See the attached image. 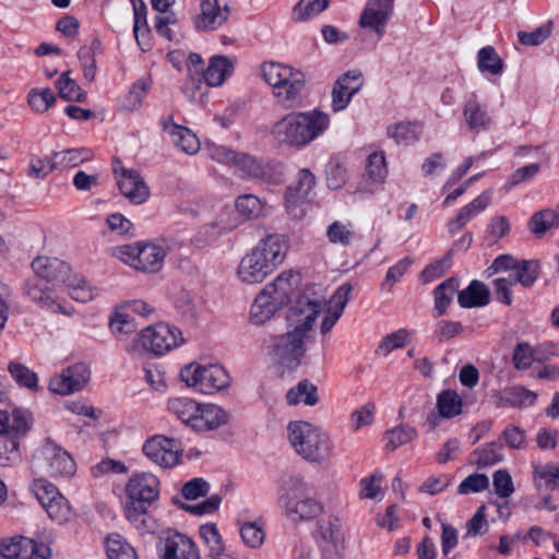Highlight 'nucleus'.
<instances>
[{
    "label": "nucleus",
    "instance_id": "obj_17",
    "mask_svg": "<svg viewBox=\"0 0 559 559\" xmlns=\"http://www.w3.org/2000/svg\"><path fill=\"white\" fill-rule=\"evenodd\" d=\"M394 1L395 0H367L359 16V26L372 32L378 40L381 39L393 15Z\"/></svg>",
    "mask_w": 559,
    "mask_h": 559
},
{
    "label": "nucleus",
    "instance_id": "obj_3",
    "mask_svg": "<svg viewBox=\"0 0 559 559\" xmlns=\"http://www.w3.org/2000/svg\"><path fill=\"white\" fill-rule=\"evenodd\" d=\"M289 240L283 234H267L240 259L236 277L243 285L263 283L285 260Z\"/></svg>",
    "mask_w": 559,
    "mask_h": 559
},
{
    "label": "nucleus",
    "instance_id": "obj_49",
    "mask_svg": "<svg viewBox=\"0 0 559 559\" xmlns=\"http://www.w3.org/2000/svg\"><path fill=\"white\" fill-rule=\"evenodd\" d=\"M8 371L17 385L31 391H37L38 377L25 365L12 361L8 366Z\"/></svg>",
    "mask_w": 559,
    "mask_h": 559
},
{
    "label": "nucleus",
    "instance_id": "obj_14",
    "mask_svg": "<svg viewBox=\"0 0 559 559\" xmlns=\"http://www.w3.org/2000/svg\"><path fill=\"white\" fill-rule=\"evenodd\" d=\"M234 168L245 178L269 185H280L285 180V169L281 163L264 160L245 152H239Z\"/></svg>",
    "mask_w": 559,
    "mask_h": 559
},
{
    "label": "nucleus",
    "instance_id": "obj_40",
    "mask_svg": "<svg viewBox=\"0 0 559 559\" xmlns=\"http://www.w3.org/2000/svg\"><path fill=\"white\" fill-rule=\"evenodd\" d=\"M286 400L289 405L304 403L307 406H313L319 401L318 389L310 381L302 380L287 392Z\"/></svg>",
    "mask_w": 559,
    "mask_h": 559
},
{
    "label": "nucleus",
    "instance_id": "obj_6",
    "mask_svg": "<svg viewBox=\"0 0 559 559\" xmlns=\"http://www.w3.org/2000/svg\"><path fill=\"white\" fill-rule=\"evenodd\" d=\"M261 74L281 107L295 109L301 105L306 82L300 71L282 63L266 62L261 67Z\"/></svg>",
    "mask_w": 559,
    "mask_h": 559
},
{
    "label": "nucleus",
    "instance_id": "obj_44",
    "mask_svg": "<svg viewBox=\"0 0 559 559\" xmlns=\"http://www.w3.org/2000/svg\"><path fill=\"white\" fill-rule=\"evenodd\" d=\"M239 534L247 547L258 549L265 540L264 523L262 520L243 522L239 527Z\"/></svg>",
    "mask_w": 559,
    "mask_h": 559
},
{
    "label": "nucleus",
    "instance_id": "obj_56",
    "mask_svg": "<svg viewBox=\"0 0 559 559\" xmlns=\"http://www.w3.org/2000/svg\"><path fill=\"white\" fill-rule=\"evenodd\" d=\"M176 133L171 136V141L180 151L193 155L200 150V141L198 136L188 128H175Z\"/></svg>",
    "mask_w": 559,
    "mask_h": 559
},
{
    "label": "nucleus",
    "instance_id": "obj_16",
    "mask_svg": "<svg viewBox=\"0 0 559 559\" xmlns=\"http://www.w3.org/2000/svg\"><path fill=\"white\" fill-rule=\"evenodd\" d=\"M143 452L154 464L163 468H169L179 463L182 447L177 439L157 435L145 441Z\"/></svg>",
    "mask_w": 559,
    "mask_h": 559
},
{
    "label": "nucleus",
    "instance_id": "obj_59",
    "mask_svg": "<svg viewBox=\"0 0 559 559\" xmlns=\"http://www.w3.org/2000/svg\"><path fill=\"white\" fill-rule=\"evenodd\" d=\"M411 342V333L406 329H400L385 335L380 342L377 352L388 356L391 352L402 348Z\"/></svg>",
    "mask_w": 559,
    "mask_h": 559
},
{
    "label": "nucleus",
    "instance_id": "obj_45",
    "mask_svg": "<svg viewBox=\"0 0 559 559\" xmlns=\"http://www.w3.org/2000/svg\"><path fill=\"white\" fill-rule=\"evenodd\" d=\"M463 401L456 391L444 390L437 396V408L444 418H453L462 413Z\"/></svg>",
    "mask_w": 559,
    "mask_h": 559
},
{
    "label": "nucleus",
    "instance_id": "obj_46",
    "mask_svg": "<svg viewBox=\"0 0 559 559\" xmlns=\"http://www.w3.org/2000/svg\"><path fill=\"white\" fill-rule=\"evenodd\" d=\"M355 229L350 222L335 221L326 228V237L332 245L348 247L354 238Z\"/></svg>",
    "mask_w": 559,
    "mask_h": 559
},
{
    "label": "nucleus",
    "instance_id": "obj_15",
    "mask_svg": "<svg viewBox=\"0 0 559 559\" xmlns=\"http://www.w3.org/2000/svg\"><path fill=\"white\" fill-rule=\"evenodd\" d=\"M213 215L197 230L193 241L200 247L211 245L237 227L233 211L222 204L213 205Z\"/></svg>",
    "mask_w": 559,
    "mask_h": 559
},
{
    "label": "nucleus",
    "instance_id": "obj_47",
    "mask_svg": "<svg viewBox=\"0 0 559 559\" xmlns=\"http://www.w3.org/2000/svg\"><path fill=\"white\" fill-rule=\"evenodd\" d=\"M108 559H138L133 547L119 534H110L106 539Z\"/></svg>",
    "mask_w": 559,
    "mask_h": 559
},
{
    "label": "nucleus",
    "instance_id": "obj_50",
    "mask_svg": "<svg viewBox=\"0 0 559 559\" xmlns=\"http://www.w3.org/2000/svg\"><path fill=\"white\" fill-rule=\"evenodd\" d=\"M457 286L459 284L455 278H449L436 287L433 296L435 311L437 312V316L445 313Z\"/></svg>",
    "mask_w": 559,
    "mask_h": 559
},
{
    "label": "nucleus",
    "instance_id": "obj_18",
    "mask_svg": "<svg viewBox=\"0 0 559 559\" xmlns=\"http://www.w3.org/2000/svg\"><path fill=\"white\" fill-rule=\"evenodd\" d=\"M316 185L313 174L307 169H300L296 181L292 183L285 194V207L294 218H300L304 215L301 205L307 201L310 192Z\"/></svg>",
    "mask_w": 559,
    "mask_h": 559
},
{
    "label": "nucleus",
    "instance_id": "obj_61",
    "mask_svg": "<svg viewBox=\"0 0 559 559\" xmlns=\"http://www.w3.org/2000/svg\"><path fill=\"white\" fill-rule=\"evenodd\" d=\"M537 276L538 263L536 261H518L513 271V282L519 283L524 287H530L535 283Z\"/></svg>",
    "mask_w": 559,
    "mask_h": 559
},
{
    "label": "nucleus",
    "instance_id": "obj_27",
    "mask_svg": "<svg viewBox=\"0 0 559 559\" xmlns=\"http://www.w3.org/2000/svg\"><path fill=\"white\" fill-rule=\"evenodd\" d=\"M462 115L467 129L475 133L486 131L492 124L491 116L475 93L465 102Z\"/></svg>",
    "mask_w": 559,
    "mask_h": 559
},
{
    "label": "nucleus",
    "instance_id": "obj_53",
    "mask_svg": "<svg viewBox=\"0 0 559 559\" xmlns=\"http://www.w3.org/2000/svg\"><path fill=\"white\" fill-rule=\"evenodd\" d=\"M29 491L41 508L61 495L57 486L43 477L36 478L31 483Z\"/></svg>",
    "mask_w": 559,
    "mask_h": 559
},
{
    "label": "nucleus",
    "instance_id": "obj_64",
    "mask_svg": "<svg viewBox=\"0 0 559 559\" xmlns=\"http://www.w3.org/2000/svg\"><path fill=\"white\" fill-rule=\"evenodd\" d=\"M28 538L23 536L12 537L2 540V558L5 559H28L26 543Z\"/></svg>",
    "mask_w": 559,
    "mask_h": 559
},
{
    "label": "nucleus",
    "instance_id": "obj_28",
    "mask_svg": "<svg viewBox=\"0 0 559 559\" xmlns=\"http://www.w3.org/2000/svg\"><path fill=\"white\" fill-rule=\"evenodd\" d=\"M227 420V413L218 405L200 403L191 429L198 432H206L219 428Z\"/></svg>",
    "mask_w": 559,
    "mask_h": 559
},
{
    "label": "nucleus",
    "instance_id": "obj_39",
    "mask_svg": "<svg viewBox=\"0 0 559 559\" xmlns=\"http://www.w3.org/2000/svg\"><path fill=\"white\" fill-rule=\"evenodd\" d=\"M382 481L383 474L380 471L362 477L358 483V497L362 500L381 501L384 497Z\"/></svg>",
    "mask_w": 559,
    "mask_h": 559
},
{
    "label": "nucleus",
    "instance_id": "obj_13",
    "mask_svg": "<svg viewBox=\"0 0 559 559\" xmlns=\"http://www.w3.org/2000/svg\"><path fill=\"white\" fill-rule=\"evenodd\" d=\"M32 415L27 409L15 408L12 414L2 418V448L7 455L2 456V465L12 466L21 462L20 440L29 431Z\"/></svg>",
    "mask_w": 559,
    "mask_h": 559
},
{
    "label": "nucleus",
    "instance_id": "obj_11",
    "mask_svg": "<svg viewBox=\"0 0 559 559\" xmlns=\"http://www.w3.org/2000/svg\"><path fill=\"white\" fill-rule=\"evenodd\" d=\"M312 337L287 328V332L274 337L269 355L274 365L294 370L301 364L307 352V343Z\"/></svg>",
    "mask_w": 559,
    "mask_h": 559
},
{
    "label": "nucleus",
    "instance_id": "obj_35",
    "mask_svg": "<svg viewBox=\"0 0 559 559\" xmlns=\"http://www.w3.org/2000/svg\"><path fill=\"white\" fill-rule=\"evenodd\" d=\"M489 301V292L485 284L479 281H473L468 287L457 295V302L463 308H474L486 306Z\"/></svg>",
    "mask_w": 559,
    "mask_h": 559
},
{
    "label": "nucleus",
    "instance_id": "obj_23",
    "mask_svg": "<svg viewBox=\"0 0 559 559\" xmlns=\"http://www.w3.org/2000/svg\"><path fill=\"white\" fill-rule=\"evenodd\" d=\"M163 559H201L194 542L179 532H170L162 543Z\"/></svg>",
    "mask_w": 559,
    "mask_h": 559
},
{
    "label": "nucleus",
    "instance_id": "obj_42",
    "mask_svg": "<svg viewBox=\"0 0 559 559\" xmlns=\"http://www.w3.org/2000/svg\"><path fill=\"white\" fill-rule=\"evenodd\" d=\"M67 284L68 294L72 299L79 302H88L97 295V288L88 281L78 275L70 273Z\"/></svg>",
    "mask_w": 559,
    "mask_h": 559
},
{
    "label": "nucleus",
    "instance_id": "obj_10",
    "mask_svg": "<svg viewBox=\"0 0 559 559\" xmlns=\"http://www.w3.org/2000/svg\"><path fill=\"white\" fill-rule=\"evenodd\" d=\"M112 255L141 272H157L162 269L166 249L154 242H136L112 248Z\"/></svg>",
    "mask_w": 559,
    "mask_h": 559
},
{
    "label": "nucleus",
    "instance_id": "obj_24",
    "mask_svg": "<svg viewBox=\"0 0 559 559\" xmlns=\"http://www.w3.org/2000/svg\"><path fill=\"white\" fill-rule=\"evenodd\" d=\"M34 273L48 282L64 283L69 281L71 267L66 262L47 255H38L32 262Z\"/></svg>",
    "mask_w": 559,
    "mask_h": 559
},
{
    "label": "nucleus",
    "instance_id": "obj_9",
    "mask_svg": "<svg viewBox=\"0 0 559 559\" xmlns=\"http://www.w3.org/2000/svg\"><path fill=\"white\" fill-rule=\"evenodd\" d=\"M180 379L188 386L203 394H214L229 386L230 377L226 369L216 364L191 362L180 370Z\"/></svg>",
    "mask_w": 559,
    "mask_h": 559
},
{
    "label": "nucleus",
    "instance_id": "obj_19",
    "mask_svg": "<svg viewBox=\"0 0 559 559\" xmlns=\"http://www.w3.org/2000/svg\"><path fill=\"white\" fill-rule=\"evenodd\" d=\"M362 85L364 79L359 70H349L338 76L331 92L332 110L338 112L346 109Z\"/></svg>",
    "mask_w": 559,
    "mask_h": 559
},
{
    "label": "nucleus",
    "instance_id": "obj_55",
    "mask_svg": "<svg viewBox=\"0 0 559 559\" xmlns=\"http://www.w3.org/2000/svg\"><path fill=\"white\" fill-rule=\"evenodd\" d=\"M330 3V0H299L293 9V19L295 21H305L323 12Z\"/></svg>",
    "mask_w": 559,
    "mask_h": 559
},
{
    "label": "nucleus",
    "instance_id": "obj_41",
    "mask_svg": "<svg viewBox=\"0 0 559 559\" xmlns=\"http://www.w3.org/2000/svg\"><path fill=\"white\" fill-rule=\"evenodd\" d=\"M421 126L414 122H399L388 127V135L397 144L409 145L418 141Z\"/></svg>",
    "mask_w": 559,
    "mask_h": 559
},
{
    "label": "nucleus",
    "instance_id": "obj_29",
    "mask_svg": "<svg viewBox=\"0 0 559 559\" xmlns=\"http://www.w3.org/2000/svg\"><path fill=\"white\" fill-rule=\"evenodd\" d=\"M491 201V193L484 191L472 200L468 204L464 205L456 216L448 223V229L451 234L461 230L471 219L483 213Z\"/></svg>",
    "mask_w": 559,
    "mask_h": 559
},
{
    "label": "nucleus",
    "instance_id": "obj_30",
    "mask_svg": "<svg viewBox=\"0 0 559 559\" xmlns=\"http://www.w3.org/2000/svg\"><path fill=\"white\" fill-rule=\"evenodd\" d=\"M282 308L274 298L262 289L251 305L249 320L252 324L262 325L271 320Z\"/></svg>",
    "mask_w": 559,
    "mask_h": 559
},
{
    "label": "nucleus",
    "instance_id": "obj_37",
    "mask_svg": "<svg viewBox=\"0 0 559 559\" xmlns=\"http://www.w3.org/2000/svg\"><path fill=\"white\" fill-rule=\"evenodd\" d=\"M43 509L46 511L48 518L59 525L68 524L75 518V513L69 500L62 493L49 503H46Z\"/></svg>",
    "mask_w": 559,
    "mask_h": 559
},
{
    "label": "nucleus",
    "instance_id": "obj_7",
    "mask_svg": "<svg viewBox=\"0 0 559 559\" xmlns=\"http://www.w3.org/2000/svg\"><path fill=\"white\" fill-rule=\"evenodd\" d=\"M288 441L294 451L311 463H323L333 453V442L321 427L308 421H294L287 426Z\"/></svg>",
    "mask_w": 559,
    "mask_h": 559
},
{
    "label": "nucleus",
    "instance_id": "obj_43",
    "mask_svg": "<svg viewBox=\"0 0 559 559\" xmlns=\"http://www.w3.org/2000/svg\"><path fill=\"white\" fill-rule=\"evenodd\" d=\"M477 68L481 73L496 76L502 73L504 63L492 46H486L477 53Z\"/></svg>",
    "mask_w": 559,
    "mask_h": 559
},
{
    "label": "nucleus",
    "instance_id": "obj_22",
    "mask_svg": "<svg viewBox=\"0 0 559 559\" xmlns=\"http://www.w3.org/2000/svg\"><path fill=\"white\" fill-rule=\"evenodd\" d=\"M120 192L133 204H142L150 197V188L134 169L121 167L120 171L115 168Z\"/></svg>",
    "mask_w": 559,
    "mask_h": 559
},
{
    "label": "nucleus",
    "instance_id": "obj_4",
    "mask_svg": "<svg viewBox=\"0 0 559 559\" xmlns=\"http://www.w3.org/2000/svg\"><path fill=\"white\" fill-rule=\"evenodd\" d=\"M277 506L293 523L312 521L324 511L312 484L299 474L282 480L277 490Z\"/></svg>",
    "mask_w": 559,
    "mask_h": 559
},
{
    "label": "nucleus",
    "instance_id": "obj_8",
    "mask_svg": "<svg viewBox=\"0 0 559 559\" xmlns=\"http://www.w3.org/2000/svg\"><path fill=\"white\" fill-rule=\"evenodd\" d=\"M183 343L181 331L170 324L158 322L141 330L130 346V354H150L160 357Z\"/></svg>",
    "mask_w": 559,
    "mask_h": 559
},
{
    "label": "nucleus",
    "instance_id": "obj_32",
    "mask_svg": "<svg viewBox=\"0 0 559 559\" xmlns=\"http://www.w3.org/2000/svg\"><path fill=\"white\" fill-rule=\"evenodd\" d=\"M234 69L233 61L225 56H213L210 59L209 66L203 74L207 85L217 87L221 86L225 80L231 74Z\"/></svg>",
    "mask_w": 559,
    "mask_h": 559
},
{
    "label": "nucleus",
    "instance_id": "obj_48",
    "mask_svg": "<svg viewBox=\"0 0 559 559\" xmlns=\"http://www.w3.org/2000/svg\"><path fill=\"white\" fill-rule=\"evenodd\" d=\"M56 168H73L92 157L87 148H71L52 154Z\"/></svg>",
    "mask_w": 559,
    "mask_h": 559
},
{
    "label": "nucleus",
    "instance_id": "obj_5",
    "mask_svg": "<svg viewBox=\"0 0 559 559\" xmlns=\"http://www.w3.org/2000/svg\"><path fill=\"white\" fill-rule=\"evenodd\" d=\"M122 503L126 519L139 531H153L147 508L159 497V479L148 472L134 473L126 484Z\"/></svg>",
    "mask_w": 559,
    "mask_h": 559
},
{
    "label": "nucleus",
    "instance_id": "obj_54",
    "mask_svg": "<svg viewBox=\"0 0 559 559\" xmlns=\"http://www.w3.org/2000/svg\"><path fill=\"white\" fill-rule=\"evenodd\" d=\"M537 395L535 392L525 389L522 385H515L506 389L502 392V400L514 407H527L531 406Z\"/></svg>",
    "mask_w": 559,
    "mask_h": 559
},
{
    "label": "nucleus",
    "instance_id": "obj_51",
    "mask_svg": "<svg viewBox=\"0 0 559 559\" xmlns=\"http://www.w3.org/2000/svg\"><path fill=\"white\" fill-rule=\"evenodd\" d=\"M478 468L495 465L503 460L502 445L498 442L487 443L474 451Z\"/></svg>",
    "mask_w": 559,
    "mask_h": 559
},
{
    "label": "nucleus",
    "instance_id": "obj_1",
    "mask_svg": "<svg viewBox=\"0 0 559 559\" xmlns=\"http://www.w3.org/2000/svg\"><path fill=\"white\" fill-rule=\"evenodd\" d=\"M352 289V285L345 283L328 300L322 286H307L289 308L287 328L313 338V326L319 314L323 313L320 332L328 334L344 312Z\"/></svg>",
    "mask_w": 559,
    "mask_h": 559
},
{
    "label": "nucleus",
    "instance_id": "obj_63",
    "mask_svg": "<svg viewBox=\"0 0 559 559\" xmlns=\"http://www.w3.org/2000/svg\"><path fill=\"white\" fill-rule=\"evenodd\" d=\"M552 32V22L548 21L532 32L521 31L518 33L519 41L524 46H538L543 44Z\"/></svg>",
    "mask_w": 559,
    "mask_h": 559
},
{
    "label": "nucleus",
    "instance_id": "obj_21",
    "mask_svg": "<svg viewBox=\"0 0 559 559\" xmlns=\"http://www.w3.org/2000/svg\"><path fill=\"white\" fill-rule=\"evenodd\" d=\"M25 293L38 307L51 313H61L71 317L75 312L72 305L66 300L56 298L52 290L38 281L28 282Z\"/></svg>",
    "mask_w": 559,
    "mask_h": 559
},
{
    "label": "nucleus",
    "instance_id": "obj_62",
    "mask_svg": "<svg viewBox=\"0 0 559 559\" xmlns=\"http://www.w3.org/2000/svg\"><path fill=\"white\" fill-rule=\"evenodd\" d=\"M28 105L39 114L46 112L56 102V96L50 88H34L28 93Z\"/></svg>",
    "mask_w": 559,
    "mask_h": 559
},
{
    "label": "nucleus",
    "instance_id": "obj_20",
    "mask_svg": "<svg viewBox=\"0 0 559 559\" xmlns=\"http://www.w3.org/2000/svg\"><path fill=\"white\" fill-rule=\"evenodd\" d=\"M90 380V369L85 364H75L53 376L49 390L55 394L69 395L81 391Z\"/></svg>",
    "mask_w": 559,
    "mask_h": 559
},
{
    "label": "nucleus",
    "instance_id": "obj_58",
    "mask_svg": "<svg viewBox=\"0 0 559 559\" xmlns=\"http://www.w3.org/2000/svg\"><path fill=\"white\" fill-rule=\"evenodd\" d=\"M554 226H559V213L555 210H544L535 213L530 222L531 230L540 236Z\"/></svg>",
    "mask_w": 559,
    "mask_h": 559
},
{
    "label": "nucleus",
    "instance_id": "obj_52",
    "mask_svg": "<svg viewBox=\"0 0 559 559\" xmlns=\"http://www.w3.org/2000/svg\"><path fill=\"white\" fill-rule=\"evenodd\" d=\"M58 94L61 98L69 102H84L86 99V93L69 78V72H63L56 82Z\"/></svg>",
    "mask_w": 559,
    "mask_h": 559
},
{
    "label": "nucleus",
    "instance_id": "obj_38",
    "mask_svg": "<svg viewBox=\"0 0 559 559\" xmlns=\"http://www.w3.org/2000/svg\"><path fill=\"white\" fill-rule=\"evenodd\" d=\"M123 308V304L117 307L109 317V330L116 338H121L133 333L136 324L131 316Z\"/></svg>",
    "mask_w": 559,
    "mask_h": 559
},
{
    "label": "nucleus",
    "instance_id": "obj_25",
    "mask_svg": "<svg viewBox=\"0 0 559 559\" xmlns=\"http://www.w3.org/2000/svg\"><path fill=\"white\" fill-rule=\"evenodd\" d=\"M300 283V274L293 270L283 271L273 282L264 286V290L282 307L290 301V297Z\"/></svg>",
    "mask_w": 559,
    "mask_h": 559
},
{
    "label": "nucleus",
    "instance_id": "obj_12",
    "mask_svg": "<svg viewBox=\"0 0 559 559\" xmlns=\"http://www.w3.org/2000/svg\"><path fill=\"white\" fill-rule=\"evenodd\" d=\"M32 467L51 477L72 476L76 469L71 455L51 439H46L35 451Z\"/></svg>",
    "mask_w": 559,
    "mask_h": 559
},
{
    "label": "nucleus",
    "instance_id": "obj_31",
    "mask_svg": "<svg viewBox=\"0 0 559 559\" xmlns=\"http://www.w3.org/2000/svg\"><path fill=\"white\" fill-rule=\"evenodd\" d=\"M318 533L320 538L324 542L323 551L341 554L344 549V535L341 525L336 520H328L319 523Z\"/></svg>",
    "mask_w": 559,
    "mask_h": 559
},
{
    "label": "nucleus",
    "instance_id": "obj_36",
    "mask_svg": "<svg viewBox=\"0 0 559 559\" xmlns=\"http://www.w3.org/2000/svg\"><path fill=\"white\" fill-rule=\"evenodd\" d=\"M199 404L200 403L190 397H173L167 402V409L182 424L191 428L193 419L199 411Z\"/></svg>",
    "mask_w": 559,
    "mask_h": 559
},
{
    "label": "nucleus",
    "instance_id": "obj_34",
    "mask_svg": "<svg viewBox=\"0 0 559 559\" xmlns=\"http://www.w3.org/2000/svg\"><path fill=\"white\" fill-rule=\"evenodd\" d=\"M237 212L246 219H258L269 214L270 206L257 195L247 193L235 200Z\"/></svg>",
    "mask_w": 559,
    "mask_h": 559
},
{
    "label": "nucleus",
    "instance_id": "obj_26",
    "mask_svg": "<svg viewBox=\"0 0 559 559\" xmlns=\"http://www.w3.org/2000/svg\"><path fill=\"white\" fill-rule=\"evenodd\" d=\"M228 15V9L222 8L217 0H202L194 26L199 31H215L227 21Z\"/></svg>",
    "mask_w": 559,
    "mask_h": 559
},
{
    "label": "nucleus",
    "instance_id": "obj_60",
    "mask_svg": "<svg viewBox=\"0 0 559 559\" xmlns=\"http://www.w3.org/2000/svg\"><path fill=\"white\" fill-rule=\"evenodd\" d=\"M417 437V430L411 426H397L385 433V447L395 450Z\"/></svg>",
    "mask_w": 559,
    "mask_h": 559
},
{
    "label": "nucleus",
    "instance_id": "obj_33",
    "mask_svg": "<svg viewBox=\"0 0 559 559\" xmlns=\"http://www.w3.org/2000/svg\"><path fill=\"white\" fill-rule=\"evenodd\" d=\"M152 87V80L150 76H144L136 80L129 92L123 95L120 100V107L126 111L139 110L144 102V98Z\"/></svg>",
    "mask_w": 559,
    "mask_h": 559
},
{
    "label": "nucleus",
    "instance_id": "obj_57",
    "mask_svg": "<svg viewBox=\"0 0 559 559\" xmlns=\"http://www.w3.org/2000/svg\"><path fill=\"white\" fill-rule=\"evenodd\" d=\"M366 173L370 180L383 183L388 176L385 156L383 152H373L367 158Z\"/></svg>",
    "mask_w": 559,
    "mask_h": 559
},
{
    "label": "nucleus",
    "instance_id": "obj_2",
    "mask_svg": "<svg viewBox=\"0 0 559 559\" xmlns=\"http://www.w3.org/2000/svg\"><path fill=\"white\" fill-rule=\"evenodd\" d=\"M330 115L320 110L290 111L273 122L271 140L280 147L302 150L330 128Z\"/></svg>",
    "mask_w": 559,
    "mask_h": 559
}]
</instances>
